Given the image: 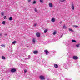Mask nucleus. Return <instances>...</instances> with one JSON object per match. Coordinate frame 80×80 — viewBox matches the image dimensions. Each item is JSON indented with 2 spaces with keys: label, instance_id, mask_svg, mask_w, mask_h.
Here are the masks:
<instances>
[{
  "label": "nucleus",
  "instance_id": "nucleus-2",
  "mask_svg": "<svg viewBox=\"0 0 80 80\" xmlns=\"http://www.w3.org/2000/svg\"><path fill=\"white\" fill-rule=\"evenodd\" d=\"M63 67L65 68H68V66L67 64H64Z\"/></svg>",
  "mask_w": 80,
  "mask_h": 80
},
{
  "label": "nucleus",
  "instance_id": "nucleus-36",
  "mask_svg": "<svg viewBox=\"0 0 80 80\" xmlns=\"http://www.w3.org/2000/svg\"><path fill=\"white\" fill-rule=\"evenodd\" d=\"M60 24H62V21L60 22Z\"/></svg>",
  "mask_w": 80,
  "mask_h": 80
},
{
  "label": "nucleus",
  "instance_id": "nucleus-9",
  "mask_svg": "<svg viewBox=\"0 0 80 80\" xmlns=\"http://www.w3.org/2000/svg\"><path fill=\"white\" fill-rule=\"evenodd\" d=\"M40 35V34L39 33L37 32L36 33V36L38 38L39 37Z\"/></svg>",
  "mask_w": 80,
  "mask_h": 80
},
{
  "label": "nucleus",
  "instance_id": "nucleus-32",
  "mask_svg": "<svg viewBox=\"0 0 80 80\" xmlns=\"http://www.w3.org/2000/svg\"><path fill=\"white\" fill-rule=\"evenodd\" d=\"M34 27H36V26H37V24H34Z\"/></svg>",
  "mask_w": 80,
  "mask_h": 80
},
{
  "label": "nucleus",
  "instance_id": "nucleus-33",
  "mask_svg": "<svg viewBox=\"0 0 80 80\" xmlns=\"http://www.w3.org/2000/svg\"><path fill=\"white\" fill-rule=\"evenodd\" d=\"M3 18L4 19H5V18H6V16H4Z\"/></svg>",
  "mask_w": 80,
  "mask_h": 80
},
{
  "label": "nucleus",
  "instance_id": "nucleus-16",
  "mask_svg": "<svg viewBox=\"0 0 80 80\" xmlns=\"http://www.w3.org/2000/svg\"><path fill=\"white\" fill-rule=\"evenodd\" d=\"M73 27H74V28H78V26H77V25H75L73 26Z\"/></svg>",
  "mask_w": 80,
  "mask_h": 80
},
{
  "label": "nucleus",
  "instance_id": "nucleus-20",
  "mask_svg": "<svg viewBox=\"0 0 80 80\" xmlns=\"http://www.w3.org/2000/svg\"><path fill=\"white\" fill-rule=\"evenodd\" d=\"M27 70L26 69H24V72L25 73H27Z\"/></svg>",
  "mask_w": 80,
  "mask_h": 80
},
{
  "label": "nucleus",
  "instance_id": "nucleus-7",
  "mask_svg": "<svg viewBox=\"0 0 80 80\" xmlns=\"http://www.w3.org/2000/svg\"><path fill=\"white\" fill-rule=\"evenodd\" d=\"M16 69H12L11 70V72H16Z\"/></svg>",
  "mask_w": 80,
  "mask_h": 80
},
{
  "label": "nucleus",
  "instance_id": "nucleus-23",
  "mask_svg": "<svg viewBox=\"0 0 80 80\" xmlns=\"http://www.w3.org/2000/svg\"><path fill=\"white\" fill-rule=\"evenodd\" d=\"M66 0H60V2H65Z\"/></svg>",
  "mask_w": 80,
  "mask_h": 80
},
{
  "label": "nucleus",
  "instance_id": "nucleus-34",
  "mask_svg": "<svg viewBox=\"0 0 80 80\" xmlns=\"http://www.w3.org/2000/svg\"><path fill=\"white\" fill-rule=\"evenodd\" d=\"M62 37H63V35H62L61 36V37H60L59 38H62Z\"/></svg>",
  "mask_w": 80,
  "mask_h": 80
},
{
  "label": "nucleus",
  "instance_id": "nucleus-15",
  "mask_svg": "<svg viewBox=\"0 0 80 80\" xmlns=\"http://www.w3.org/2000/svg\"><path fill=\"white\" fill-rule=\"evenodd\" d=\"M2 58L3 59V60H5L6 58L5 57L2 56Z\"/></svg>",
  "mask_w": 80,
  "mask_h": 80
},
{
  "label": "nucleus",
  "instance_id": "nucleus-5",
  "mask_svg": "<svg viewBox=\"0 0 80 80\" xmlns=\"http://www.w3.org/2000/svg\"><path fill=\"white\" fill-rule=\"evenodd\" d=\"M71 8L73 10H74V4L73 3H72L71 5Z\"/></svg>",
  "mask_w": 80,
  "mask_h": 80
},
{
  "label": "nucleus",
  "instance_id": "nucleus-26",
  "mask_svg": "<svg viewBox=\"0 0 80 80\" xmlns=\"http://www.w3.org/2000/svg\"><path fill=\"white\" fill-rule=\"evenodd\" d=\"M16 43V41H15L13 42L12 43L13 45L15 44Z\"/></svg>",
  "mask_w": 80,
  "mask_h": 80
},
{
  "label": "nucleus",
  "instance_id": "nucleus-3",
  "mask_svg": "<svg viewBox=\"0 0 80 80\" xmlns=\"http://www.w3.org/2000/svg\"><path fill=\"white\" fill-rule=\"evenodd\" d=\"M44 52L45 53L46 55H47L49 53V52L47 50H45L44 51Z\"/></svg>",
  "mask_w": 80,
  "mask_h": 80
},
{
  "label": "nucleus",
  "instance_id": "nucleus-12",
  "mask_svg": "<svg viewBox=\"0 0 80 80\" xmlns=\"http://www.w3.org/2000/svg\"><path fill=\"white\" fill-rule=\"evenodd\" d=\"M35 40L36 39L35 38H34L32 39V42L33 43H35Z\"/></svg>",
  "mask_w": 80,
  "mask_h": 80
},
{
  "label": "nucleus",
  "instance_id": "nucleus-38",
  "mask_svg": "<svg viewBox=\"0 0 80 80\" xmlns=\"http://www.w3.org/2000/svg\"><path fill=\"white\" fill-rule=\"evenodd\" d=\"M0 36H2V34H0Z\"/></svg>",
  "mask_w": 80,
  "mask_h": 80
},
{
  "label": "nucleus",
  "instance_id": "nucleus-11",
  "mask_svg": "<svg viewBox=\"0 0 80 80\" xmlns=\"http://www.w3.org/2000/svg\"><path fill=\"white\" fill-rule=\"evenodd\" d=\"M68 29L70 32H74V31L71 28H68Z\"/></svg>",
  "mask_w": 80,
  "mask_h": 80
},
{
  "label": "nucleus",
  "instance_id": "nucleus-14",
  "mask_svg": "<svg viewBox=\"0 0 80 80\" xmlns=\"http://www.w3.org/2000/svg\"><path fill=\"white\" fill-rule=\"evenodd\" d=\"M34 10L35 12H36V13H38V12L37 11V9L36 8Z\"/></svg>",
  "mask_w": 80,
  "mask_h": 80
},
{
  "label": "nucleus",
  "instance_id": "nucleus-13",
  "mask_svg": "<svg viewBox=\"0 0 80 80\" xmlns=\"http://www.w3.org/2000/svg\"><path fill=\"white\" fill-rule=\"evenodd\" d=\"M33 53L34 54H37L38 53V51H35L33 52Z\"/></svg>",
  "mask_w": 80,
  "mask_h": 80
},
{
  "label": "nucleus",
  "instance_id": "nucleus-29",
  "mask_svg": "<svg viewBox=\"0 0 80 80\" xmlns=\"http://www.w3.org/2000/svg\"><path fill=\"white\" fill-rule=\"evenodd\" d=\"M80 45V44H77L76 45V47H79V46Z\"/></svg>",
  "mask_w": 80,
  "mask_h": 80
},
{
  "label": "nucleus",
  "instance_id": "nucleus-8",
  "mask_svg": "<svg viewBox=\"0 0 80 80\" xmlns=\"http://www.w3.org/2000/svg\"><path fill=\"white\" fill-rule=\"evenodd\" d=\"M49 7H50L51 8H52L53 7V4L52 3H49Z\"/></svg>",
  "mask_w": 80,
  "mask_h": 80
},
{
  "label": "nucleus",
  "instance_id": "nucleus-35",
  "mask_svg": "<svg viewBox=\"0 0 80 80\" xmlns=\"http://www.w3.org/2000/svg\"><path fill=\"white\" fill-rule=\"evenodd\" d=\"M31 2V0H28V2Z\"/></svg>",
  "mask_w": 80,
  "mask_h": 80
},
{
  "label": "nucleus",
  "instance_id": "nucleus-21",
  "mask_svg": "<svg viewBox=\"0 0 80 80\" xmlns=\"http://www.w3.org/2000/svg\"><path fill=\"white\" fill-rule=\"evenodd\" d=\"M41 3H43V0H39Z\"/></svg>",
  "mask_w": 80,
  "mask_h": 80
},
{
  "label": "nucleus",
  "instance_id": "nucleus-37",
  "mask_svg": "<svg viewBox=\"0 0 80 80\" xmlns=\"http://www.w3.org/2000/svg\"><path fill=\"white\" fill-rule=\"evenodd\" d=\"M25 59H26V60H27V59H28V58H25Z\"/></svg>",
  "mask_w": 80,
  "mask_h": 80
},
{
  "label": "nucleus",
  "instance_id": "nucleus-17",
  "mask_svg": "<svg viewBox=\"0 0 80 80\" xmlns=\"http://www.w3.org/2000/svg\"><path fill=\"white\" fill-rule=\"evenodd\" d=\"M47 31H48V30L47 29H45L44 30V33H46L47 32Z\"/></svg>",
  "mask_w": 80,
  "mask_h": 80
},
{
  "label": "nucleus",
  "instance_id": "nucleus-24",
  "mask_svg": "<svg viewBox=\"0 0 80 80\" xmlns=\"http://www.w3.org/2000/svg\"><path fill=\"white\" fill-rule=\"evenodd\" d=\"M28 60H29V59H30V58H31V56H30V55L28 56Z\"/></svg>",
  "mask_w": 80,
  "mask_h": 80
},
{
  "label": "nucleus",
  "instance_id": "nucleus-27",
  "mask_svg": "<svg viewBox=\"0 0 80 80\" xmlns=\"http://www.w3.org/2000/svg\"><path fill=\"white\" fill-rule=\"evenodd\" d=\"M1 15H2V16H3V15H4V12H2L1 13Z\"/></svg>",
  "mask_w": 80,
  "mask_h": 80
},
{
  "label": "nucleus",
  "instance_id": "nucleus-19",
  "mask_svg": "<svg viewBox=\"0 0 80 80\" xmlns=\"http://www.w3.org/2000/svg\"><path fill=\"white\" fill-rule=\"evenodd\" d=\"M76 41L74 40H72V43H75V42H76Z\"/></svg>",
  "mask_w": 80,
  "mask_h": 80
},
{
  "label": "nucleus",
  "instance_id": "nucleus-25",
  "mask_svg": "<svg viewBox=\"0 0 80 80\" xmlns=\"http://www.w3.org/2000/svg\"><path fill=\"white\" fill-rule=\"evenodd\" d=\"M12 20V17H10L9 18V20L10 21H11Z\"/></svg>",
  "mask_w": 80,
  "mask_h": 80
},
{
  "label": "nucleus",
  "instance_id": "nucleus-22",
  "mask_svg": "<svg viewBox=\"0 0 80 80\" xmlns=\"http://www.w3.org/2000/svg\"><path fill=\"white\" fill-rule=\"evenodd\" d=\"M2 23L3 25H5V21H3L2 22Z\"/></svg>",
  "mask_w": 80,
  "mask_h": 80
},
{
  "label": "nucleus",
  "instance_id": "nucleus-6",
  "mask_svg": "<svg viewBox=\"0 0 80 80\" xmlns=\"http://www.w3.org/2000/svg\"><path fill=\"white\" fill-rule=\"evenodd\" d=\"M73 58L74 60H77V59H78V57L77 56H74L73 57Z\"/></svg>",
  "mask_w": 80,
  "mask_h": 80
},
{
  "label": "nucleus",
  "instance_id": "nucleus-30",
  "mask_svg": "<svg viewBox=\"0 0 80 80\" xmlns=\"http://www.w3.org/2000/svg\"><path fill=\"white\" fill-rule=\"evenodd\" d=\"M2 47H5V45L2 44L1 45Z\"/></svg>",
  "mask_w": 80,
  "mask_h": 80
},
{
  "label": "nucleus",
  "instance_id": "nucleus-10",
  "mask_svg": "<svg viewBox=\"0 0 80 80\" xmlns=\"http://www.w3.org/2000/svg\"><path fill=\"white\" fill-rule=\"evenodd\" d=\"M54 67H55V68H58V65L57 64H54Z\"/></svg>",
  "mask_w": 80,
  "mask_h": 80
},
{
  "label": "nucleus",
  "instance_id": "nucleus-18",
  "mask_svg": "<svg viewBox=\"0 0 80 80\" xmlns=\"http://www.w3.org/2000/svg\"><path fill=\"white\" fill-rule=\"evenodd\" d=\"M67 27H66L65 25L63 26V28L66 29L67 28Z\"/></svg>",
  "mask_w": 80,
  "mask_h": 80
},
{
  "label": "nucleus",
  "instance_id": "nucleus-1",
  "mask_svg": "<svg viewBox=\"0 0 80 80\" xmlns=\"http://www.w3.org/2000/svg\"><path fill=\"white\" fill-rule=\"evenodd\" d=\"M39 78H40L41 80H45L46 78H45V76L41 75L39 76Z\"/></svg>",
  "mask_w": 80,
  "mask_h": 80
},
{
  "label": "nucleus",
  "instance_id": "nucleus-4",
  "mask_svg": "<svg viewBox=\"0 0 80 80\" xmlns=\"http://www.w3.org/2000/svg\"><path fill=\"white\" fill-rule=\"evenodd\" d=\"M51 22L52 23L55 22V18H52L51 19Z\"/></svg>",
  "mask_w": 80,
  "mask_h": 80
},
{
  "label": "nucleus",
  "instance_id": "nucleus-31",
  "mask_svg": "<svg viewBox=\"0 0 80 80\" xmlns=\"http://www.w3.org/2000/svg\"><path fill=\"white\" fill-rule=\"evenodd\" d=\"M36 3V1H34L33 2V4H35Z\"/></svg>",
  "mask_w": 80,
  "mask_h": 80
},
{
  "label": "nucleus",
  "instance_id": "nucleus-28",
  "mask_svg": "<svg viewBox=\"0 0 80 80\" xmlns=\"http://www.w3.org/2000/svg\"><path fill=\"white\" fill-rule=\"evenodd\" d=\"M56 32L55 31L53 33V35H56Z\"/></svg>",
  "mask_w": 80,
  "mask_h": 80
}]
</instances>
